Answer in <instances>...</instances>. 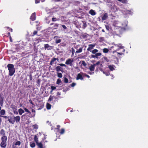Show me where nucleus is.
Instances as JSON below:
<instances>
[{
	"label": "nucleus",
	"instance_id": "1",
	"mask_svg": "<svg viewBox=\"0 0 148 148\" xmlns=\"http://www.w3.org/2000/svg\"><path fill=\"white\" fill-rule=\"evenodd\" d=\"M123 46H122L121 44H114L110 47V49L111 50H113V53H114L120 49H123L122 52H123L125 50L124 49H123Z\"/></svg>",
	"mask_w": 148,
	"mask_h": 148
},
{
	"label": "nucleus",
	"instance_id": "2",
	"mask_svg": "<svg viewBox=\"0 0 148 148\" xmlns=\"http://www.w3.org/2000/svg\"><path fill=\"white\" fill-rule=\"evenodd\" d=\"M7 67L9 71V75L10 76H12L15 72V69L13 64H8Z\"/></svg>",
	"mask_w": 148,
	"mask_h": 148
},
{
	"label": "nucleus",
	"instance_id": "3",
	"mask_svg": "<svg viewBox=\"0 0 148 148\" xmlns=\"http://www.w3.org/2000/svg\"><path fill=\"white\" fill-rule=\"evenodd\" d=\"M20 120V117L19 116H12L10 117V118L9 119V122L10 123L14 124L15 122L16 123H19Z\"/></svg>",
	"mask_w": 148,
	"mask_h": 148
},
{
	"label": "nucleus",
	"instance_id": "4",
	"mask_svg": "<svg viewBox=\"0 0 148 148\" xmlns=\"http://www.w3.org/2000/svg\"><path fill=\"white\" fill-rule=\"evenodd\" d=\"M1 142L0 144V146L2 148H5L7 145V137L6 136H3L1 138Z\"/></svg>",
	"mask_w": 148,
	"mask_h": 148
},
{
	"label": "nucleus",
	"instance_id": "5",
	"mask_svg": "<svg viewBox=\"0 0 148 148\" xmlns=\"http://www.w3.org/2000/svg\"><path fill=\"white\" fill-rule=\"evenodd\" d=\"M58 65L60 66H57L56 67L55 69L56 71L58 72L60 71L62 72L63 71V69L61 66H64L66 67V66L63 63L59 64Z\"/></svg>",
	"mask_w": 148,
	"mask_h": 148
},
{
	"label": "nucleus",
	"instance_id": "6",
	"mask_svg": "<svg viewBox=\"0 0 148 148\" xmlns=\"http://www.w3.org/2000/svg\"><path fill=\"white\" fill-rule=\"evenodd\" d=\"M57 99L58 98L56 97L51 95L50 96L48 100V101L50 102L52 101V103L54 104L55 103L56 101L57 102Z\"/></svg>",
	"mask_w": 148,
	"mask_h": 148
},
{
	"label": "nucleus",
	"instance_id": "7",
	"mask_svg": "<svg viewBox=\"0 0 148 148\" xmlns=\"http://www.w3.org/2000/svg\"><path fill=\"white\" fill-rule=\"evenodd\" d=\"M74 60L73 59H68L65 62V64L67 65H69L70 66H72L73 65L72 63L73 62Z\"/></svg>",
	"mask_w": 148,
	"mask_h": 148
},
{
	"label": "nucleus",
	"instance_id": "8",
	"mask_svg": "<svg viewBox=\"0 0 148 148\" xmlns=\"http://www.w3.org/2000/svg\"><path fill=\"white\" fill-rule=\"evenodd\" d=\"M60 37L58 36H56L54 37L53 39L55 40V42L56 44H58L61 42V40L59 39Z\"/></svg>",
	"mask_w": 148,
	"mask_h": 148
},
{
	"label": "nucleus",
	"instance_id": "9",
	"mask_svg": "<svg viewBox=\"0 0 148 148\" xmlns=\"http://www.w3.org/2000/svg\"><path fill=\"white\" fill-rule=\"evenodd\" d=\"M53 47V46H50L48 44H47L44 45V48L45 49H47L48 50L51 49Z\"/></svg>",
	"mask_w": 148,
	"mask_h": 148
},
{
	"label": "nucleus",
	"instance_id": "10",
	"mask_svg": "<svg viewBox=\"0 0 148 148\" xmlns=\"http://www.w3.org/2000/svg\"><path fill=\"white\" fill-rule=\"evenodd\" d=\"M95 44H90L88 45L89 47L87 48V50L88 51L91 52L92 50L95 47Z\"/></svg>",
	"mask_w": 148,
	"mask_h": 148
},
{
	"label": "nucleus",
	"instance_id": "11",
	"mask_svg": "<svg viewBox=\"0 0 148 148\" xmlns=\"http://www.w3.org/2000/svg\"><path fill=\"white\" fill-rule=\"evenodd\" d=\"M102 54L101 53H97L95 55H91V57L92 58H98V57L101 56Z\"/></svg>",
	"mask_w": 148,
	"mask_h": 148
},
{
	"label": "nucleus",
	"instance_id": "12",
	"mask_svg": "<svg viewBox=\"0 0 148 148\" xmlns=\"http://www.w3.org/2000/svg\"><path fill=\"white\" fill-rule=\"evenodd\" d=\"M36 18V13L34 12L31 15L30 19L32 21H34L35 20Z\"/></svg>",
	"mask_w": 148,
	"mask_h": 148
},
{
	"label": "nucleus",
	"instance_id": "13",
	"mask_svg": "<svg viewBox=\"0 0 148 148\" xmlns=\"http://www.w3.org/2000/svg\"><path fill=\"white\" fill-rule=\"evenodd\" d=\"M76 79L77 80L79 79L82 80L83 79V78L82 75L80 73H79L77 75Z\"/></svg>",
	"mask_w": 148,
	"mask_h": 148
},
{
	"label": "nucleus",
	"instance_id": "14",
	"mask_svg": "<svg viewBox=\"0 0 148 148\" xmlns=\"http://www.w3.org/2000/svg\"><path fill=\"white\" fill-rule=\"evenodd\" d=\"M58 58H52L50 62V64L51 65H52L54 63V62L56 61V60L58 61Z\"/></svg>",
	"mask_w": 148,
	"mask_h": 148
},
{
	"label": "nucleus",
	"instance_id": "15",
	"mask_svg": "<svg viewBox=\"0 0 148 148\" xmlns=\"http://www.w3.org/2000/svg\"><path fill=\"white\" fill-rule=\"evenodd\" d=\"M95 67V64H93L90 66L89 67V69L90 71H93L94 70Z\"/></svg>",
	"mask_w": 148,
	"mask_h": 148
},
{
	"label": "nucleus",
	"instance_id": "16",
	"mask_svg": "<svg viewBox=\"0 0 148 148\" xmlns=\"http://www.w3.org/2000/svg\"><path fill=\"white\" fill-rule=\"evenodd\" d=\"M3 103V97L0 95V105L2 106Z\"/></svg>",
	"mask_w": 148,
	"mask_h": 148
},
{
	"label": "nucleus",
	"instance_id": "17",
	"mask_svg": "<svg viewBox=\"0 0 148 148\" xmlns=\"http://www.w3.org/2000/svg\"><path fill=\"white\" fill-rule=\"evenodd\" d=\"M108 17V14L107 13H105L104 14L103 16L102 17V19L103 20H106Z\"/></svg>",
	"mask_w": 148,
	"mask_h": 148
},
{
	"label": "nucleus",
	"instance_id": "18",
	"mask_svg": "<svg viewBox=\"0 0 148 148\" xmlns=\"http://www.w3.org/2000/svg\"><path fill=\"white\" fill-rule=\"evenodd\" d=\"M115 66L114 65H109L108 66V68L111 71H113L114 70V67Z\"/></svg>",
	"mask_w": 148,
	"mask_h": 148
},
{
	"label": "nucleus",
	"instance_id": "19",
	"mask_svg": "<svg viewBox=\"0 0 148 148\" xmlns=\"http://www.w3.org/2000/svg\"><path fill=\"white\" fill-rule=\"evenodd\" d=\"M89 13L92 16H94L96 14V13L95 11L92 9H91L90 10Z\"/></svg>",
	"mask_w": 148,
	"mask_h": 148
},
{
	"label": "nucleus",
	"instance_id": "20",
	"mask_svg": "<svg viewBox=\"0 0 148 148\" xmlns=\"http://www.w3.org/2000/svg\"><path fill=\"white\" fill-rule=\"evenodd\" d=\"M32 113H32V114H31V115L30 116V117H34L35 115V110H34V109H32Z\"/></svg>",
	"mask_w": 148,
	"mask_h": 148
},
{
	"label": "nucleus",
	"instance_id": "21",
	"mask_svg": "<svg viewBox=\"0 0 148 148\" xmlns=\"http://www.w3.org/2000/svg\"><path fill=\"white\" fill-rule=\"evenodd\" d=\"M18 112L19 114L20 115H21L23 113H24L25 112L21 108H20L18 109Z\"/></svg>",
	"mask_w": 148,
	"mask_h": 148
},
{
	"label": "nucleus",
	"instance_id": "22",
	"mask_svg": "<svg viewBox=\"0 0 148 148\" xmlns=\"http://www.w3.org/2000/svg\"><path fill=\"white\" fill-rule=\"evenodd\" d=\"M5 114V111L4 110L2 109L0 110V115L1 116H2L3 115H4V114Z\"/></svg>",
	"mask_w": 148,
	"mask_h": 148
},
{
	"label": "nucleus",
	"instance_id": "23",
	"mask_svg": "<svg viewBox=\"0 0 148 148\" xmlns=\"http://www.w3.org/2000/svg\"><path fill=\"white\" fill-rule=\"evenodd\" d=\"M36 144L39 148H44L43 145L41 142L38 143Z\"/></svg>",
	"mask_w": 148,
	"mask_h": 148
},
{
	"label": "nucleus",
	"instance_id": "24",
	"mask_svg": "<svg viewBox=\"0 0 148 148\" xmlns=\"http://www.w3.org/2000/svg\"><path fill=\"white\" fill-rule=\"evenodd\" d=\"M46 108L47 110H50L51 108V105L49 103H47L46 104Z\"/></svg>",
	"mask_w": 148,
	"mask_h": 148
},
{
	"label": "nucleus",
	"instance_id": "25",
	"mask_svg": "<svg viewBox=\"0 0 148 148\" xmlns=\"http://www.w3.org/2000/svg\"><path fill=\"white\" fill-rule=\"evenodd\" d=\"M33 130H37L38 129V125L36 124H34L32 125Z\"/></svg>",
	"mask_w": 148,
	"mask_h": 148
},
{
	"label": "nucleus",
	"instance_id": "26",
	"mask_svg": "<svg viewBox=\"0 0 148 148\" xmlns=\"http://www.w3.org/2000/svg\"><path fill=\"white\" fill-rule=\"evenodd\" d=\"M30 146L32 148H34L35 146V144L34 142H30Z\"/></svg>",
	"mask_w": 148,
	"mask_h": 148
},
{
	"label": "nucleus",
	"instance_id": "27",
	"mask_svg": "<svg viewBox=\"0 0 148 148\" xmlns=\"http://www.w3.org/2000/svg\"><path fill=\"white\" fill-rule=\"evenodd\" d=\"M0 134H1V135H3V136H5V131L3 129H2L0 131Z\"/></svg>",
	"mask_w": 148,
	"mask_h": 148
},
{
	"label": "nucleus",
	"instance_id": "28",
	"mask_svg": "<svg viewBox=\"0 0 148 148\" xmlns=\"http://www.w3.org/2000/svg\"><path fill=\"white\" fill-rule=\"evenodd\" d=\"M112 9H113V10L114 12H116L118 11L117 8V6L115 5H114L112 7Z\"/></svg>",
	"mask_w": 148,
	"mask_h": 148
},
{
	"label": "nucleus",
	"instance_id": "29",
	"mask_svg": "<svg viewBox=\"0 0 148 148\" xmlns=\"http://www.w3.org/2000/svg\"><path fill=\"white\" fill-rule=\"evenodd\" d=\"M103 52L105 53H107L109 52V50L108 49L106 48H104L103 49Z\"/></svg>",
	"mask_w": 148,
	"mask_h": 148
},
{
	"label": "nucleus",
	"instance_id": "30",
	"mask_svg": "<svg viewBox=\"0 0 148 148\" xmlns=\"http://www.w3.org/2000/svg\"><path fill=\"white\" fill-rule=\"evenodd\" d=\"M34 140L36 143V144L38 143V138L37 137L36 135H35L34 137Z\"/></svg>",
	"mask_w": 148,
	"mask_h": 148
},
{
	"label": "nucleus",
	"instance_id": "31",
	"mask_svg": "<svg viewBox=\"0 0 148 148\" xmlns=\"http://www.w3.org/2000/svg\"><path fill=\"white\" fill-rule=\"evenodd\" d=\"M98 50L96 49H95L91 51L92 53L93 54H95L98 51Z\"/></svg>",
	"mask_w": 148,
	"mask_h": 148
},
{
	"label": "nucleus",
	"instance_id": "32",
	"mask_svg": "<svg viewBox=\"0 0 148 148\" xmlns=\"http://www.w3.org/2000/svg\"><path fill=\"white\" fill-rule=\"evenodd\" d=\"M82 62V65L84 66L85 67L86 66V65L87 64L85 62V61L84 60H82L80 62Z\"/></svg>",
	"mask_w": 148,
	"mask_h": 148
},
{
	"label": "nucleus",
	"instance_id": "33",
	"mask_svg": "<svg viewBox=\"0 0 148 148\" xmlns=\"http://www.w3.org/2000/svg\"><path fill=\"white\" fill-rule=\"evenodd\" d=\"M83 47H81L77 51H76V53H78L81 52L82 51Z\"/></svg>",
	"mask_w": 148,
	"mask_h": 148
},
{
	"label": "nucleus",
	"instance_id": "34",
	"mask_svg": "<svg viewBox=\"0 0 148 148\" xmlns=\"http://www.w3.org/2000/svg\"><path fill=\"white\" fill-rule=\"evenodd\" d=\"M126 13L127 14H132V11L131 10H127L126 11Z\"/></svg>",
	"mask_w": 148,
	"mask_h": 148
},
{
	"label": "nucleus",
	"instance_id": "35",
	"mask_svg": "<svg viewBox=\"0 0 148 148\" xmlns=\"http://www.w3.org/2000/svg\"><path fill=\"white\" fill-rule=\"evenodd\" d=\"M57 76L58 77L62 78V75L61 73L58 72L57 73Z\"/></svg>",
	"mask_w": 148,
	"mask_h": 148
},
{
	"label": "nucleus",
	"instance_id": "36",
	"mask_svg": "<svg viewBox=\"0 0 148 148\" xmlns=\"http://www.w3.org/2000/svg\"><path fill=\"white\" fill-rule=\"evenodd\" d=\"M59 24L57 23H55L53 27V28L55 29H56L58 28V27Z\"/></svg>",
	"mask_w": 148,
	"mask_h": 148
},
{
	"label": "nucleus",
	"instance_id": "37",
	"mask_svg": "<svg viewBox=\"0 0 148 148\" xmlns=\"http://www.w3.org/2000/svg\"><path fill=\"white\" fill-rule=\"evenodd\" d=\"M24 110H25V111L28 113H29V114H31V112L29 111L28 109H27V108H25V107L23 108Z\"/></svg>",
	"mask_w": 148,
	"mask_h": 148
},
{
	"label": "nucleus",
	"instance_id": "38",
	"mask_svg": "<svg viewBox=\"0 0 148 148\" xmlns=\"http://www.w3.org/2000/svg\"><path fill=\"white\" fill-rule=\"evenodd\" d=\"M64 82L65 83H68L69 82L68 79L66 77H64Z\"/></svg>",
	"mask_w": 148,
	"mask_h": 148
},
{
	"label": "nucleus",
	"instance_id": "39",
	"mask_svg": "<svg viewBox=\"0 0 148 148\" xmlns=\"http://www.w3.org/2000/svg\"><path fill=\"white\" fill-rule=\"evenodd\" d=\"M61 83V80L60 79H58L56 82V84H59Z\"/></svg>",
	"mask_w": 148,
	"mask_h": 148
},
{
	"label": "nucleus",
	"instance_id": "40",
	"mask_svg": "<svg viewBox=\"0 0 148 148\" xmlns=\"http://www.w3.org/2000/svg\"><path fill=\"white\" fill-rule=\"evenodd\" d=\"M51 91H50V92L51 93V92L53 91V90H54L56 89V87L55 86H51Z\"/></svg>",
	"mask_w": 148,
	"mask_h": 148
},
{
	"label": "nucleus",
	"instance_id": "41",
	"mask_svg": "<svg viewBox=\"0 0 148 148\" xmlns=\"http://www.w3.org/2000/svg\"><path fill=\"white\" fill-rule=\"evenodd\" d=\"M65 132V130L64 129L62 128L61 129L60 132V134H63Z\"/></svg>",
	"mask_w": 148,
	"mask_h": 148
},
{
	"label": "nucleus",
	"instance_id": "42",
	"mask_svg": "<svg viewBox=\"0 0 148 148\" xmlns=\"http://www.w3.org/2000/svg\"><path fill=\"white\" fill-rule=\"evenodd\" d=\"M21 144V142L20 141H17L16 142V143L15 144V145H18L19 146Z\"/></svg>",
	"mask_w": 148,
	"mask_h": 148
},
{
	"label": "nucleus",
	"instance_id": "43",
	"mask_svg": "<svg viewBox=\"0 0 148 148\" xmlns=\"http://www.w3.org/2000/svg\"><path fill=\"white\" fill-rule=\"evenodd\" d=\"M103 58L104 60L107 62H108L110 61L106 57H104Z\"/></svg>",
	"mask_w": 148,
	"mask_h": 148
},
{
	"label": "nucleus",
	"instance_id": "44",
	"mask_svg": "<svg viewBox=\"0 0 148 148\" xmlns=\"http://www.w3.org/2000/svg\"><path fill=\"white\" fill-rule=\"evenodd\" d=\"M1 117L4 118L5 119H8V121H9V119H10V117L9 116H1Z\"/></svg>",
	"mask_w": 148,
	"mask_h": 148
},
{
	"label": "nucleus",
	"instance_id": "45",
	"mask_svg": "<svg viewBox=\"0 0 148 148\" xmlns=\"http://www.w3.org/2000/svg\"><path fill=\"white\" fill-rule=\"evenodd\" d=\"M82 36V37L83 38H87V35L86 34H83Z\"/></svg>",
	"mask_w": 148,
	"mask_h": 148
},
{
	"label": "nucleus",
	"instance_id": "46",
	"mask_svg": "<svg viewBox=\"0 0 148 148\" xmlns=\"http://www.w3.org/2000/svg\"><path fill=\"white\" fill-rule=\"evenodd\" d=\"M121 1H121L120 2L123 3H126L127 2V0H122Z\"/></svg>",
	"mask_w": 148,
	"mask_h": 148
},
{
	"label": "nucleus",
	"instance_id": "47",
	"mask_svg": "<svg viewBox=\"0 0 148 148\" xmlns=\"http://www.w3.org/2000/svg\"><path fill=\"white\" fill-rule=\"evenodd\" d=\"M37 31H34L33 33V34L32 35V36H34L36 35L37 34Z\"/></svg>",
	"mask_w": 148,
	"mask_h": 148
},
{
	"label": "nucleus",
	"instance_id": "48",
	"mask_svg": "<svg viewBox=\"0 0 148 148\" xmlns=\"http://www.w3.org/2000/svg\"><path fill=\"white\" fill-rule=\"evenodd\" d=\"M58 20V19L56 18H52V21H56Z\"/></svg>",
	"mask_w": 148,
	"mask_h": 148
},
{
	"label": "nucleus",
	"instance_id": "49",
	"mask_svg": "<svg viewBox=\"0 0 148 148\" xmlns=\"http://www.w3.org/2000/svg\"><path fill=\"white\" fill-rule=\"evenodd\" d=\"M76 85V84L75 83H72L71 84V86L72 87H73Z\"/></svg>",
	"mask_w": 148,
	"mask_h": 148
},
{
	"label": "nucleus",
	"instance_id": "50",
	"mask_svg": "<svg viewBox=\"0 0 148 148\" xmlns=\"http://www.w3.org/2000/svg\"><path fill=\"white\" fill-rule=\"evenodd\" d=\"M103 73L105 74L106 75V76H107L109 75L110 74V73L109 72H103Z\"/></svg>",
	"mask_w": 148,
	"mask_h": 148
},
{
	"label": "nucleus",
	"instance_id": "51",
	"mask_svg": "<svg viewBox=\"0 0 148 148\" xmlns=\"http://www.w3.org/2000/svg\"><path fill=\"white\" fill-rule=\"evenodd\" d=\"M105 27H106V29L107 30H109L110 27H109V25H105Z\"/></svg>",
	"mask_w": 148,
	"mask_h": 148
},
{
	"label": "nucleus",
	"instance_id": "52",
	"mask_svg": "<svg viewBox=\"0 0 148 148\" xmlns=\"http://www.w3.org/2000/svg\"><path fill=\"white\" fill-rule=\"evenodd\" d=\"M29 79L31 81H32V77L31 74H30L29 75Z\"/></svg>",
	"mask_w": 148,
	"mask_h": 148
},
{
	"label": "nucleus",
	"instance_id": "53",
	"mask_svg": "<svg viewBox=\"0 0 148 148\" xmlns=\"http://www.w3.org/2000/svg\"><path fill=\"white\" fill-rule=\"evenodd\" d=\"M100 63V61H98L96 63L93 64H95V66L96 65H97L99 64Z\"/></svg>",
	"mask_w": 148,
	"mask_h": 148
},
{
	"label": "nucleus",
	"instance_id": "54",
	"mask_svg": "<svg viewBox=\"0 0 148 148\" xmlns=\"http://www.w3.org/2000/svg\"><path fill=\"white\" fill-rule=\"evenodd\" d=\"M62 27L64 29H67L66 27L64 25H62Z\"/></svg>",
	"mask_w": 148,
	"mask_h": 148
},
{
	"label": "nucleus",
	"instance_id": "55",
	"mask_svg": "<svg viewBox=\"0 0 148 148\" xmlns=\"http://www.w3.org/2000/svg\"><path fill=\"white\" fill-rule=\"evenodd\" d=\"M40 0H35V3L36 4L39 3L40 2Z\"/></svg>",
	"mask_w": 148,
	"mask_h": 148
},
{
	"label": "nucleus",
	"instance_id": "56",
	"mask_svg": "<svg viewBox=\"0 0 148 148\" xmlns=\"http://www.w3.org/2000/svg\"><path fill=\"white\" fill-rule=\"evenodd\" d=\"M117 24L116 22H115L113 23V26L114 27H117V26L116 25V24Z\"/></svg>",
	"mask_w": 148,
	"mask_h": 148
},
{
	"label": "nucleus",
	"instance_id": "57",
	"mask_svg": "<svg viewBox=\"0 0 148 148\" xmlns=\"http://www.w3.org/2000/svg\"><path fill=\"white\" fill-rule=\"evenodd\" d=\"M29 102L31 104H32V105H34V103H33V102H32L31 100L30 99V100H29Z\"/></svg>",
	"mask_w": 148,
	"mask_h": 148
},
{
	"label": "nucleus",
	"instance_id": "58",
	"mask_svg": "<svg viewBox=\"0 0 148 148\" xmlns=\"http://www.w3.org/2000/svg\"><path fill=\"white\" fill-rule=\"evenodd\" d=\"M57 128H56V129H57L58 130L60 129V126L59 125H58L57 126Z\"/></svg>",
	"mask_w": 148,
	"mask_h": 148
},
{
	"label": "nucleus",
	"instance_id": "59",
	"mask_svg": "<svg viewBox=\"0 0 148 148\" xmlns=\"http://www.w3.org/2000/svg\"><path fill=\"white\" fill-rule=\"evenodd\" d=\"M84 75L85 76V77H87L88 78H89L90 77L89 75L86 74H84Z\"/></svg>",
	"mask_w": 148,
	"mask_h": 148
},
{
	"label": "nucleus",
	"instance_id": "60",
	"mask_svg": "<svg viewBox=\"0 0 148 148\" xmlns=\"http://www.w3.org/2000/svg\"><path fill=\"white\" fill-rule=\"evenodd\" d=\"M117 53L118 54H119L120 55H123V53H122V52H117Z\"/></svg>",
	"mask_w": 148,
	"mask_h": 148
},
{
	"label": "nucleus",
	"instance_id": "61",
	"mask_svg": "<svg viewBox=\"0 0 148 148\" xmlns=\"http://www.w3.org/2000/svg\"><path fill=\"white\" fill-rule=\"evenodd\" d=\"M72 55H73L74 54V53L75 51H74V49L73 48H72Z\"/></svg>",
	"mask_w": 148,
	"mask_h": 148
},
{
	"label": "nucleus",
	"instance_id": "62",
	"mask_svg": "<svg viewBox=\"0 0 148 148\" xmlns=\"http://www.w3.org/2000/svg\"><path fill=\"white\" fill-rule=\"evenodd\" d=\"M83 26L84 28L87 26V25L86 23H84Z\"/></svg>",
	"mask_w": 148,
	"mask_h": 148
},
{
	"label": "nucleus",
	"instance_id": "63",
	"mask_svg": "<svg viewBox=\"0 0 148 148\" xmlns=\"http://www.w3.org/2000/svg\"><path fill=\"white\" fill-rule=\"evenodd\" d=\"M9 37V38H10V42H12V39L11 36H10V37Z\"/></svg>",
	"mask_w": 148,
	"mask_h": 148
},
{
	"label": "nucleus",
	"instance_id": "64",
	"mask_svg": "<svg viewBox=\"0 0 148 148\" xmlns=\"http://www.w3.org/2000/svg\"><path fill=\"white\" fill-rule=\"evenodd\" d=\"M8 34V37H10V36H10V32H8L7 34Z\"/></svg>",
	"mask_w": 148,
	"mask_h": 148
}]
</instances>
